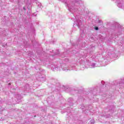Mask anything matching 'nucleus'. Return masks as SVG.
I'll list each match as a JSON object with an SVG mask.
<instances>
[{
	"instance_id": "nucleus-1",
	"label": "nucleus",
	"mask_w": 124,
	"mask_h": 124,
	"mask_svg": "<svg viewBox=\"0 0 124 124\" xmlns=\"http://www.w3.org/2000/svg\"><path fill=\"white\" fill-rule=\"evenodd\" d=\"M94 29L96 30V31H98V27H95L94 28Z\"/></svg>"
},
{
	"instance_id": "nucleus-2",
	"label": "nucleus",
	"mask_w": 124,
	"mask_h": 124,
	"mask_svg": "<svg viewBox=\"0 0 124 124\" xmlns=\"http://www.w3.org/2000/svg\"><path fill=\"white\" fill-rule=\"evenodd\" d=\"M23 9H24V10H26V8H25V7H24V8H23Z\"/></svg>"
},
{
	"instance_id": "nucleus-3",
	"label": "nucleus",
	"mask_w": 124,
	"mask_h": 124,
	"mask_svg": "<svg viewBox=\"0 0 124 124\" xmlns=\"http://www.w3.org/2000/svg\"><path fill=\"white\" fill-rule=\"evenodd\" d=\"M9 85H11V84H10V83H9Z\"/></svg>"
}]
</instances>
